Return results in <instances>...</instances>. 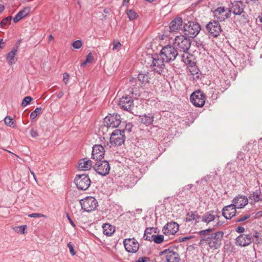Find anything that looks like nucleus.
<instances>
[{"label": "nucleus", "mask_w": 262, "mask_h": 262, "mask_svg": "<svg viewBox=\"0 0 262 262\" xmlns=\"http://www.w3.org/2000/svg\"><path fill=\"white\" fill-rule=\"evenodd\" d=\"M179 229V225L174 222L167 223L163 228L162 232L166 235L175 234Z\"/></svg>", "instance_id": "obj_16"}, {"label": "nucleus", "mask_w": 262, "mask_h": 262, "mask_svg": "<svg viewBox=\"0 0 262 262\" xmlns=\"http://www.w3.org/2000/svg\"><path fill=\"white\" fill-rule=\"evenodd\" d=\"M178 55L179 53L177 50L171 45L163 47L160 54V57L166 62L173 61Z\"/></svg>", "instance_id": "obj_1"}, {"label": "nucleus", "mask_w": 262, "mask_h": 262, "mask_svg": "<svg viewBox=\"0 0 262 262\" xmlns=\"http://www.w3.org/2000/svg\"><path fill=\"white\" fill-rule=\"evenodd\" d=\"M201 219V217L199 215L197 212L191 211L187 213L185 220L187 222L195 221L196 222H199Z\"/></svg>", "instance_id": "obj_28"}, {"label": "nucleus", "mask_w": 262, "mask_h": 262, "mask_svg": "<svg viewBox=\"0 0 262 262\" xmlns=\"http://www.w3.org/2000/svg\"><path fill=\"white\" fill-rule=\"evenodd\" d=\"M201 219L202 222L208 224L214 220L215 215L212 213L207 212L204 214Z\"/></svg>", "instance_id": "obj_31"}, {"label": "nucleus", "mask_w": 262, "mask_h": 262, "mask_svg": "<svg viewBox=\"0 0 262 262\" xmlns=\"http://www.w3.org/2000/svg\"><path fill=\"white\" fill-rule=\"evenodd\" d=\"M191 102L195 106L201 107L205 104V96L203 93L198 91L193 92L190 96Z\"/></svg>", "instance_id": "obj_14"}, {"label": "nucleus", "mask_w": 262, "mask_h": 262, "mask_svg": "<svg viewBox=\"0 0 262 262\" xmlns=\"http://www.w3.org/2000/svg\"><path fill=\"white\" fill-rule=\"evenodd\" d=\"M121 46V44L119 41H114L113 42V50H118Z\"/></svg>", "instance_id": "obj_46"}, {"label": "nucleus", "mask_w": 262, "mask_h": 262, "mask_svg": "<svg viewBox=\"0 0 262 262\" xmlns=\"http://www.w3.org/2000/svg\"><path fill=\"white\" fill-rule=\"evenodd\" d=\"M28 216L30 217H35V218H38V217H46V216L43 214L38 213H34L29 214L28 215Z\"/></svg>", "instance_id": "obj_45"}, {"label": "nucleus", "mask_w": 262, "mask_h": 262, "mask_svg": "<svg viewBox=\"0 0 262 262\" xmlns=\"http://www.w3.org/2000/svg\"><path fill=\"white\" fill-rule=\"evenodd\" d=\"M30 135L32 137H36L38 136V133L36 130L32 129L30 130Z\"/></svg>", "instance_id": "obj_53"}, {"label": "nucleus", "mask_w": 262, "mask_h": 262, "mask_svg": "<svg viewBox=\"0 0 262 262\" xmlns=\"http://www.w3.org/2000/svg\"><path fill=\"white\" fill-rule=\"evenodd\" d=\"M74 182L79 190H86L91 185V181L89 176L86 174H79L77 176Z\"/></svg>", "instance_id": "obj_6"}, {"label": "nucleus", "mask_w": 262, "mask_h": 262, "mask_svg": "<svg viewBox=\"0 0 262 262\" xmlns=\"http://www.w3.org/2000/svg\"><path fill=\"white\" fill-rule=\"evenodd\" d=\"M248 203L247 198L245 195H239L234 198L232 201V205L236 208H242Z\"/></svg>", "instance_id": "obj_21"}, {"label": "nucleus", "mask_w": 262, "mask_h": 262, "mask_svg": "<svg viewBox=\"0 0 262 262\" xmlns=\"http://www.w3.org/2000/svg\"><path fill=\"white\" fill-rule=\"evenodd\" d=\"M132 125L131 124H128L126 125L125 130H127L128 132L131 131Z\"/></svg>", "instance_id": "obj_56"}, {"label": "nucleus", "mask_w": 262, "mask_h": 262, "mask_svg": "<svg viewBox=\"0 0 262 262\" xmlns=\"http://www.w3.org/2000/svg\"><path fill=\"white\" fill-rule=\"evenodd\" d=\"M63 95V93L62 92H60L58 95H57V97L58 98H61V97H62Z\"/></svg>", "instance_id": "obj_60"}, {"label": "nucleus", "mask_w": 262, "mask_h": 262, "mask_svg": "<svg viewBox=\"0 0 262 262\" xmlns=\"http://www.w3.org/2000/svg\"><path fill=\"white\" fill-rule=\"evenodd\" d=\"M206 30L210 36L215 37L218 36L221 32L222 29L218 21H210L206 26Z\"/></svg>", "instance_id": "obj_11"}, {"label": "nucleus", "mask_w": 262, "mask_h": 262, "mask_svg": "<svg viewBox=\"0 0 262 262\" xmlns=\"http://www.w3.org/2000/svg\"><path fill=\"white\" fill-rule=\"evenodd\" d=\"M165 61L162 59L159 56L153 58L150 68L152 71L156 72L159 74H161L165 68Z\"/></svg>", "instance_id": "obj_13"}, {"label": "nucleus", "mask_w": 262, "mask_h": 262, "mask_svg": "<svg viewBox=\"0 0 262 262\" xmlns=\"http://www.w3.org/2000/svg\"><path fill=\"white\" fill-rule=\"evenodd\" d=\"M17 52V48L14 47L12 50L8 53L7 60L10 65H12L15 62V57Z\"/></svg>", "instance_id": "obj_27"}, {"label": "nucleus", "mask_w": 262, "mask_h": 262, "mask_svg": "<svg viewBox=\"0 0 262 262\" xmlns=\"http://www.w3.org/2000/svg\"><path fill=\"white\" fill-rule=\"evenodd\" d=\"M212 230H213V229H207L206 230H202V231H200L199 233L200 235H204L206 232H209L212 231Z\"/></svg>", "instance_id": "obj_54"}, {"label": "nucleus", "mask_w": 262, "mask_h": 262, "mask_svg": "<svg viewBox=\"0 0 262 262\" xmlns=\"http://www.w3.org/2000/svg\"><path fill=\"white\" fill-rule=\"evenodd\" d=\"M119 105L124 110L130 111L134 106L133 100L131 97L123 96L120 99Z\"/></svg>", "instance_id": "obj_19"}, {"label": "nucleus", "mask_w": 262, "mask_h": 262, "mask_svg": "<svg viewBox=\"0 0 262 262\" xmlns=\"http://www.w3.org/2000/svg\"><path fill=\"white\" fill-rule=\"evenodd\" d=\"M189 70L191 75H195L196 78L198 79L199 78L200 76L198 73L199 70L195 66H191L189 69Z\"/></svg>", "instance_id": "obj_40"}, {"label": "nucleus", "mask_w": 262, "mask_h": 262, "mask_svg": "<svg viewBox=\"0 0 262 262\" xmlns=\"http://www.w3.org/2000/svg\"><path fill=\"white\" fill-rule=\"evenodd\" d=\"M41 108L37 107L36 109L31 113L30 118L32 119H35L38 115L40 114L41 113Z\"/></svg>", "instance_id": "obj_39"}, {"label": "nucleus", "mask_w": 262, "mask_h": 262, "mask_svg": "<svg viewBox=\"0 0 262 262\" xmlns=\"http://www.w3.org/2000/svg\"><path fill=\"white\" fill-rule=\"evenodd\" d=\"M124 130L116 129L111 135L110 142L112 145H121L125 141Z\"/></svg>", "instance_id": "obj_9"}, {"label": "nucleus", "mask_w": 262, "mask_h": 262, "mask_svg": "<svg viewBox=\"0 0 262 262\" xmlns=\"http://www.w3.org/2000/svg\"><path fill=\"white\" fill-rule=\"evenodd\" d=\"M120 116L116 114H110L109 116L105 117L104 120V125L107 127H117L120 125Z\"/></svg>", "instance_id": "obj_12"}, {"label": "nucleus", "mask_w": 262, "mask_h": 262, "mask_svg": "<svg viewBox=\"0 0 262 262\" xmlns=\"http://www.w3.org/2000/svg\"><path fill=\"white\" fill-rule=\"evenodd\" d=\"M126 14L127 15L128 18L130 20H133L136 19L138 16L137 13H136L134 11H133L132 9L127 10Z\"/></svg>", "instance_id": "obj_37"}, {"label": "nucleus", "mask_w": 262, "mask_h": 262, "mask_svg": "<svg viewBox=\"0 0 262 262\" xmlns=\"http://www.w3.org/2000/svg\"><path fill=\"white\" fill-rule=\"evenodd\" d=\"M145 1H147V2H150V3H151V2H154V1H155L156 0H145Z\"/></svg>", "instance_id": "obj_64"}, {"label": "nucleus", "mask_w": 262, "mask_h": 262, "mask_svg": "<svg viewBox=\"0 0 262 262\" xmlns=\"http://www.w3.org/2000/svg\"><path fill=\"white\" fill-rule=\"evenodd\" d=\"M4 10V6L3 5H0V13L3 12Z\"/></svg>", "instance_id": "obj_59"}, {"label": "nucleus", "mask_w": 262, "mask_h": 262, "mask_svg": "<svg viewBox=\"0 0 262 262\" xmlns=\"http://www.w3.org/2000/svg\"><path fill=\"white\" fill-rule=\"evenodd\" d=\"M148 75L145 73H139L138 79L142 83H145L148 81Z\"/></svg>", "instance_id": "obj_34"}, {"label": "nucleus", "mask_w": 262, "mask_h": 262, "mask_svg": "<svg viewBox=\"0 0 262 262\" xmlns=\"http://www.w3.org/2000/svg\"><path fill=\"white\" fill-rule=\"evenodd\" d=\"M4 122L7 125L10 127H14L16 125L15 122L10 116L6 117L4 119Z\"/></svg>", "instance_id": "obj_36"}, {"label": "nucleus", "mask_w": 262, "mask_h": 262, "mask_svg": "<svg viewBox=\"0 0 262 262\" xmlns=\"http://www.w3.org/2000/svg\"><path fill=\"white\" fill-rule=\"evenodd\" d=\"M229 11L233 12L235 15H241L243 12L244 5L242 1H234L231 3Z\"/></svg>", "instance_id": "obj_20"}, {"label": "nucleus", "mask_w": 262, "mask_h": 262, "mask_svg": "<svg viewBox=\"0 0 262 262\" xmlns=\"http://www.w3.org/2000/svg\"><path fill=\"white\" fill-rule=\"evenodd\" d=\"M164 240V236L162 235H155L152 238V241H154L155 243L157 244L161 243Z\"/></svg>", "instance_id": "obj_41"}, {"label": "nucleus", "mask_w": 262, "mask_h": 262, "mask_svg": "<svg viewBox=\"0 0 262 262\" xmlns=\"http://www.w3.org/2000/svg\"><path fill=\"white\" fill-rule=\"evenodd\" d=\"M123 244L125 250L128 252L136 253L139 248L138 242L134 238L124 239Z\"/></svg>", "instance_id": "obj_15"}, {"label": "nucleus", "mask_w": 262, "mask_h": 262, "mask_svg": "<svg viewBox=\"0 0 262 262\" xmlns=\"http://www.w3.org/2000/svg\"><path fill=\"white\" fill-rule=\"evenodd\" d=\"M258 18L260 23H262V14L261 15H259Z\"/></svg>", "instance_id": "obj_61"}, {"label": "nucleus", "mask_w": 262, "mask_h": 262, "mask_svg": "<svg viewBox=\"0 0 262 262\" xmlns=\"http://www.w3.org/2000/svg\"><path fill=\"white\" fill-rule=\"evenodd\" d=\"M258 233L257 232H255L253 235L251 234H241L236 238V244L241 247H246L252 242L256 244L258 243Z\"/></svg>", "instance_id": "obj_2"}, {"label": "nucleus", "mask_w": 262, "mask_h": 262, "mask_svg": "<svg viewBox=\"0 0 262 262\" xmlns=\"http://www.w3.org/2000/svg\"><path fill=\"white\" fill-rule=\"evenodd\" d=\"M236 213V208L233 205L230 204L225 207L223 209V215L226 219H230L235 215Z\"/></svg>", "instance_id": "obj_23"}, {"label": "nucleus", "mask_w": 262, "mask_h": 262, "mask_svg": "<svg viewBox=\"0 0 262 262\" xmlns=\"http://www.w3.org/2000/svg\"><path fill=\"white\" fill-rule=\"evenodd\" d=\"M17 228L19 229V231L21 232L22 233H25V230L27 228L26 225L21 226L17 227Z\"/></svg>", "instance_id": "obj_51"}, {"label": "nucleus", "mask_w": 262, "mask_h": 262, "mask_svg": "<svg viewBox=\"0 0 262 262\" xmlns=\"http://www.w3.org/2000/svg\"><path fill=\"white\" fill-rule=\"evenodd\" d=\"M104 147L101 145H95L93 147L92 158L95 161L100 160L104 159Z\"/></svg>", "instance_id": "obj_18"}, {"label": "nucleus", "mask_w": 262, "mask_h": 262, "mask_svg": "<svg viewBox=\"0 0 262 262\" xmlns=\"http://www.w3.org/2000/svg\"><path fill=\"white\" fill-rule=\"evenodd\" d=\"M250 215H245L243 216H242L240 218H239L238 219H237L236 222H243V221H245L246 220L249 219L250 217Z\"/></svg>", "instance_id": "obj_48"}, {"label": "nucleus", "mask_w": 262, "mask_h": 262, "mask_svg": "<svg viewBox=\"0 0 262 262\" xmlns=\"http://www.w3.org/2000/svg\"><path fill=\"white\" fill-rule=\"evenodd\" d=\"M213 16L217 21H222L230 16V11L225 10L224 7H219L213 12Z\"/></svg>", "instance_id": "obj_17"}, {"label": "nucleus", "mask_w": 262, "mask_h": 262, "mask_svg": "<svg viewBox=\"0 0 262 262\" xmlns=\"http://www.w3.org/2000/svg\"><path fill=\"white\" fill-rule=\"evenodd\" d=\"M102 228L103 233L107 236L111 235L115 231L114 227L109 224H104Z\"/></svg>", "instance_id": "obj_29"}, {"label": "nucleus", "mask_w": 262, "mask_h": 262, "mask_svg": "<svg viewBox=\"0 0 262 262\" xmlns=\"http://www.w3.org/2000/svg\"><path fill=\"white\" fill-rule=\"evenodd\" d=\"M94 57L92 53H89L86 57V59L81 62V67H84L86 64L90 63L93 62Z\"/></svg>", "instance_id": "obj_33"}, {"label": "nucleus", "mask_w": 262, "mask_h": 262, "mask_svg": "<svg viewBox=\"0 0 262 262\" xmlns=\"http://www.w3.org/2000/svg\"><path fill=\"white\" fill-rule=\"evenodd\" d=\"M189 56V55L188 54V52H183V53L180 55L182 61L186 64L190 63L191 60Z\"/></svg>", "instance_id": "obj_35"}, {"label": "nucleus", "mask_w": 262, "mask_h": 262, "mask_svg": "<svg viewBox=\"0 0 262 262\" xmlns=\"http://www.w3.org/2000/svg\"><path fill=\"white\" fill-rule=\"evenodd\" d=\"M223 235L224 233L222 231L214 233L210 237L207 238L206 243L211 249H217L221 245Z\"/></svg>", "instance_id": "obj_4"}, {"label": "nucleus", "mask_w": 262, "mask_h": 262, "mask_svg": "<svg viewBox=\"0 0 262 262\" xmlns=\"http://www.w3.org/2000/svg\"><path fill=\"white\" fill-rule=\"evenodd\" d=\"M72 46L75 49H79L82 46V42L81 40H77L72 43Z\"/></svg>", "instance_id": "obj_43"}, {"label": "nucleus", "mask_w": 262, "mask_h": 262, "mask_svg": "<svg viewBox=\"0 0 262 262\" xmlns=\"http://www.w3.org/2000/svg\"><path fill=\"white\" fill-rule=\"evenodd\" d=\"M161 255L165 257L166 262H179L180 260L178 253L173 248L164 250L161 252Z\"/></svg>", "instance_id": "obj_10"}, {"label": "nucleus", "mask_w": 262, "mask_h": 262, "mask_svg": "<svg viewBox=\"0 0 262 262\" xmlns=\"http://www.w3.org/2000/svg\"><path fill=\"white\" fill-rule=\"evenodd\" d=\"M173 45L179 52H188L190 46L191 41L183 35L177 36L174 39Z\"/></svg>", "instance_id": "obj_3"}, {"label": "nucleus", "mask_w": 262, "mask_h": 262, "mask_svg": "<svg viewBox=\"0 0 262 262\" xmlns=\"http://www.w3.org/2000/svg\"><path fill=\"white\" fill-rule=\"evenodd\" d=\"M190 238V237H184L182 238V239L180 240L181 242H184L187 239H188Z\"/></svg>", "instance_id": "obj_58"}, {"label": "nucleus", "mask_w": 262, "mask_h": 262, "mask_svg": "<svg viewBox=\"0 0 262 262\" xmlns=\"http://www.w3.org/2000/svg\"><path fill=\"white\" fill-rule=\"evenodd\" d=\"M92 166V162L89 159L83 158L79 160L78 168L80 170H88Z\"/></svg>", "instance_id": "obj_24"}, {"label": "nucleus", "mask_w": 262, "mask_h": 262, "mask_svg": "<svg viewBox=\"0 0 262 262\" xmlns=\"http://www.w3.org/2000/svg\"><path fill=\"white\" fill-rule=\"evenodd\" d=\"M129 0H124L123 4L125 5L126 3H128Z\"/></svg>", "instance_id": "obj_62"}, {"label": "nucleus", "mask_w": 262, "mask_h": 262, "mask_svg": "<svg viewBox=\"0 0 262 262\" xmlns=\"http://www.w3.org/2000/svg\"><path fill=\"white\" fill-rule=\"evenodd\" d=\"M154 228H147L145 229L144 238L145 240L151 241L152 238H153L154 234H152V232L154 231Z\"/></svg>", "instance_id": "obj_32"}, {"label": "nucleus", "mask_w": 262, "mask_h": 262, "mask_svg": "<svg viewBox=\"0 0 262 262\" xmlns=\"http://www.w3.org/2000/svg\"><path fill=\"white\" fill-rule=\"evenodd\" d=\"M81 208L86 212L94 210L98 205L97 200L92 196H87L80 201Z\"/></svg>", "instance_id": "obj_7"}, {"label": "nucleus", "mask_w": 262, "mask_h": 262, "mask_svg": "<svg viewBox=\"0 0 262 262\" xmlns=\"http://www.w3.org/2000/svg\"><path fill=\"white\" fill-rule=\"evenodd\" d=\"M67 246H68V248H69L70 252L72 256L75 255L76 254V252L75 251L74 247L72 245V244H71V243L70 242V243H68Z\"/></svg>", "instance_id": "obj_47"}, {"label": "nucleus", "mask_w": 262, "mask_h": 262, "mask_svg": "<svg viewBox=\"0 0 262 262\" xmlns=\"http://www.w3.org/2000/svg\"><path fill=\"white\" fill-rule=\"evenodd\" d=\"M236 231L238 233H243L245 231V228L242 226H238L236 228Z\"/></svg>", "instance_id": "obj_52"}, {"label": "nucleus", "mask_w": 262, "mask_h": 262, "mask_svg": "<svg viewBox=\"0 0 262 262\" xmlns=\"http://www.w3.org/2000/svg\"><path fill=\"white\" fill-rule=\"evenodd\" d=\"M67 217H68V219L69 221H70V223H71V224L73 227H74L75 226V224H74V222L72 221V220L71 219L70 217L69 216V215L68 214H67Z\"/></svg>", "instance_id": "obj_57"}, {"label": "nucleus", "mask_w": 262, "mask_h": 262, "mask_svg": "<svg viewBox=\"0 0 262 262\" xmlns=\"http://www.w3.org/2000/svg\"><path fill=\"white\" fill-rule=\"evenodd\" d=\"M30 10L28 8H25L23 10H20L17 14L20 16L21 18L26 16L29 13Z\"/></svg>", "instance_id": "obj_42"}, {"label": "nucleus", "mask_w": 262, "mask_h": 262, "mask_svg": "<svg viewBox=\"0 0 262 262\" xmlns=\"http://www.w3.org/2000/svg\"><path fill=\"white\" fill-rule=\"evenodd\" d=\"M183 20L181 17H176L169 24V30L172 32H177L182 30Z\"/></svg>", "instance_id": "obj_22"}, {"label": "nucleus", "mask_w": 262, "mask_h": 262, "mask_svg": "<svg viewBox=\"0 0 262 262\" xmlns=\"http://www.w3.org/2000/svg\"><path fill=\"white\" fill-rule=\"evenodd\" d=\"M11 19V16H8L4 18L0 23L1 26L4 28L5 26H8L10 24Z\"/></svg>", "instance_id": "obj_38"}, {"label": "nucleus", "mask_w": 262, "mask_h": 262, "mask_svg": "<svg viewBox=\"0 0 262 262\" xmlns=\"http://www.w3.org/2000/svg\"><path fill=\"white\" fill-rule=\"evenodd\" d=\"M94 169L100 175L106 176L108 174L110 170V166L106 160H99L96 161L94 165Z\"/></svg>", "instance_id": "obj_8"}, {"label": "nucleus", "mask_w": 262, "mask_h": 262, "mask_svg": "<svg viewBox=\"0 0 262 262\" xmlns=\"http://www.w3.org/2000/svg\"><path fill=\"white\" fill-rule=\"evenodd\" d=\"M21 18H20V16H19L17 14L15 16V17L13 18V21L14 23H17L19 21Z\"/></svg>", "instance_id": "obj_55"}, {"label": "nucleus", "mask_w": 262, "mask_h": 262, "mask_svg": "<svg viewBox=\"0 0 262 262\" xmlns=\"http://www.w3.org/2000/svg\"><path fill=\"white\" fill-rule=\"evenodd\" d=\"M149 260L148 257H140L136 262H147Z\"/></svg>", "instance_id": "obj_49"}, {"label": "nucleus", "mask_w": 262, "mask_h": 262, "mask_svg": "<svg viewBox=\"0 0 262 262\" xmlns=\"http://www.w3.org/2000/svg\"><path fill=\"white\" fill-rule=\"evenodd\" d=\"M201 30L200 25L195 21H189L184 26V32L186 36L188 37H194Z\"/></svg>", "instance_id": "obj_5"}, {"label": "nucleus", "mask_w": 262, "mask_h": 262, "mask_svg": "<svg viewBox=\"0 0 262 262\" xmlns=\"http://www.w3.org/2000/svg\"><path fill=\"white\" fill-rule=\"evenodd\" d=\"M141 123L146 126H149L152 124L154 119V116L152 114L148 113L139 116Z\"/></svg>", "instance_id": "obj_25"}, {"label": "nucleus", "mask_w": 262, "mask_h": 262, "mask_svg": "<svg viewBox=\"0 0 262 262\" xmlns=\"http://www.w3.org/2000/svg\"><path fill=\"white\" fill-rule=\"evenodd\" d=\"M69 77L70 76L68 73H66L63 74V81L66 84L68 83L69 79Z\"/></svg>", "instance_id": "obj_50"}, {"label": "nucleus", "mask_w": 262, "mask_h": 262, "mask_svg": "<svg viewBox=\"0 0 262 262\" xmlns=\"http://www.w3.org/2000/svg\"><path fill=\"white\" fill-rule=\"evenodd\" d=\"M249 200L252 203H257L262 200V196L261 195V190L260 189L256 190L250 194L249 197Z\"/></svg>", "instance_id": "obj_26"}, {"label": "nucleus", "mask_w": 262, "mask_h": 262, "mask_svg": "<svg viewBox=\"0 0 262 262\" xmlns=\"http://www.w3.org/2000/svg\"><path fill=\"white\" fill-rule=\"evenodd\" d=\"M53 38H54V37H53V36L52 35H50L49 36V39H50V40H52V39H53Z\"/></svg>", "instance_id": "obj_63"}, {"label": "nucleus", "mask_w": 262, "mask_h": 262, "mask_svg": "<svg viewBox=\"0 0 262 262\" xmlns=\"http://www.w3.org/2000/svg\"><path fill=\"white\" fill-rule=\"evenodd\" d=\"M32 100V98L30 96L26 97L22 101L21 106L23 107L26 106L28 104H29L31 101Z\"/></svg>", "instance_id": "obj_44"}, {"label": "nucleus", "mask_w": 262, "mask_h": 262, "mask_svg": "<svg viewBox=\"0 0 262 262\" xmlns=\"http://www.w3.org/2000/svg\"><path fill=\"white\" fill-rule=\"evenodd\" d=\"M136 80L134 78H132L129 82H130V85L132 86H135L134 88H133L131 89V90L129 91L130 93H132V94H135L136 96H139V93L138 89H139L140 86L137 85V84H135Z\"/></svg>", "instance_id": "obj_30"}]
</instances>
